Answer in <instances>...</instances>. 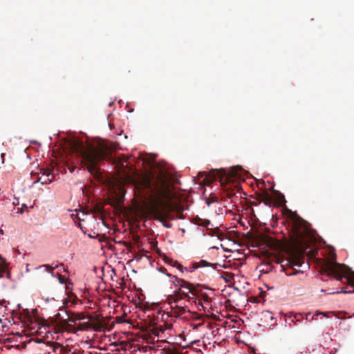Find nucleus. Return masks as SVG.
<instances>
[{
  "mask_svg": "<svg viewBox=\"0 0 354 354\" xmlns=\"http://www.w3.org/2000/svg\"><path fill=\"white\" fill-rule=\"evenodd\" d=\"M73 153L81 158L80 162L94 176L99 174L98 164L104 160L111 153V148L106 144L98 143L97 146H85L83 143L74 141L71 143Z\"/></svg>",
  "mask_w": 354,
  "mask_h": 354,
  "instance_id": "1",
  "label": "nucleus"
},
{
  "mask_svg": "<svg viewBox=\"0 0 354 354\" xmlns=\"http://www.w3.org/2000/svg\"><path fill=\"white\" fill-rule=\"evenodd\" d=\"M304 250L298 243L289 245L285 253L287 255L286 258H280L278 263L281 265V268L286 275L290 276L297 273L293 267L301 266L304 260Z\"/></svg>",
  "mask_w": 354,
  "mask_h": 354,
  "instance_id": "2",
  "label": "nucleus"
},
{
  "mask_svg": "<svg viewBox=\"0 0 354 354\" xmlns=\"http://www.w3.org/2000/svg\"><path fill=\"white\" fill-rule=\"evenodd\" d=\"M320 272L327 276L333 274L338 281H342L343 278H345L349 285L354 286V278L353 276H347L353 275L354 273L345 265L337 263L335 259L324 260L321 265Z\"/></svg>",
  "mask_w": 354,
  "mask_h": 354,
  "instance_id": "3",
  "label": "nucleus"
},
{
  "mask_svg": "<svg viewBox=\"0 0 354 354\" xmlns=\"http://www.w3.org/2000/svg\"><path fill=\"white\" fill-rule=\"evenodd\" d=\"M173 210L174 207L170 203L161 200L156 202L151 207V212L153 217L167 228L171 227V225L167 223V220L175 219Z\"/></svg>",
  "mask_w": 354,
  "mask_h": 354,
  "instance_id": "4",
  "label": "nucleus"
},
{
  "mask_svg": "<svg viewBox=\"0 0 354 354\" xmlns=\"http://www.w3.org/2000/svg\"><path fill=\"white\" fill-rule=\"evenodd\" d=\"M147 183L150 191L154 192L159 198L169 199L172 197L171 184L165 177L158 176L153 189L151 187L149 182Z\"/></svg>",
  "mask_w": 354,
  "mask_h": 354,
  "instance_id": "5",
  "label": "nucleus"
},
{
  "mask_svg": "<svg viewBox=\"0 0 354 354\" xmlns=\"http://www.w3.org/2000/svg\"><path fill=\"white\" fill-rule=\"evenodd\" d=\"M241 169L239 167H234L229 169L227 172L225 171H217L218 177H214L215 179L218 178L222 184H229L230 182L237 180L241 178Z\"/></svg>",
  "mask_w": 354,
  "mask_h": 354,
  "instance_id": "6",
  "label": "nucleus"
},
{
  "mask_svg": "<svg viewBox=\"0 0 354 354\" xmlns=\"http://www.w3.org/2000/svg\"><path fill=\"white\" fill-rule=\"evenodd\" d=\"M37 170V171H32L31 173L32 178H35V183L40 182L41 184L45 185L52 182L54 180V174L50 172L48 169L38 168Z\"/></svg>",
  "mask_w": 354,
  "mask_h": 354,
  "instance_id": "7",
  "label": "nucleus"
},
{
  "mask_svg": "<svg viewBox=\"0 0 354 354\" xmlns=\"http://www.w3.org/2000/svg\"><path fill=\"white\" fill-rule=\"evenodd\" d=\"M292 229L294 230L295 235L298 238L301 237L302 233H303L301 232V229L303 227H304L305 221L304 219H302L301 217L296 215L292 218Z\"/></svg>",
  "mask_w": 354,
  "mask_h": 354,
  "instance_id": "8",
  "label": "nucleus"
},
{
  "mask_svg": "<svg viewBox=\"0 0 354 354\" xmlns=\"http://www.w3.org/2000/svg\"><path fill=\"white\" fill-rule=\"evenodd\" d=\"M197 287H201V284L199 283H194V292L192 293V291H189V290L185 289V288H178V290L179 291V294L182 295L184 298L187 299V301H194V299H196V295L197 293Z\"/></svg>",
  "mask_w": 354,
  "mask_h": 354,
  "instance_id": "9",
  "label": "nucleus"
},
{
  "mask_svg": "<svg viewBox=\"0 0 354 354\" xmlns=\"http://www.w3.org/2000/svg\"><path fill=\"white\" fill-rule=\"evenodd\" d=\"M172 278L174 279L173 283L176 286L185 288V289L189 290V292L192 291V293L194 292V283L185 281V279H179L176 276H173Z\"/></svg>",
  "mask_w": 354,
  "mask_h": 354,
  "instance_id": "10",
  "label": "nucleus"
},
{
  "mask_svg": "<svg viewBox=\"0 0 354 354\" xmlns=\"http://www.w3.org/2000/svg\"><path fill=\"white\" fill-rule=\"evenodd\" d=\"M8 266L6 260L0 256V278L6 277L9 279L11 278Z\"/></svg>",
  "mask_w": 354,
  "mask_h": 354,
  "instance_id": "11",
  "label": "nucleus"
},
{
  "mask_svg": "<svg viewBox=\"0 0 354 354\" xmlns=\"http://www.w3.org/2000/svg\"><path fill=\"white\" fill-rule=\"evenodd\" d=\"M87 319L91 322V327L95 331H101L104 328V325L100 322L98 316L93 317L92 315L87 316Z\"/></svg>",
  "mask_w": 354,
  "mask_h": 354,
  "instance_id": "12",
  "label": "nucleus"
},
{
  "mask_svg": "<svg viewBox=\"0 0 354 354\" xmlns=\"http://www.w3.org/2000/svg\"><path fill=\"white\" fill-rule=\"evenodd\" d=\"M185 299V298L179 294V291L178 290H175L173 295H169L167 297L168 302L171 306H173V304H180L181 301Z\"/></svg>",
  "mask_w": 354,
  "mask_h": 354,
  "instance_id": "13",
  "label": "nucleus"
},
{
  "mask_svg": "<svg viewBox=\"0 0 354 354\" xmlns=\"http://www.w3.org/2000/svg\"><path fill=\"white\" fill-rule=\"evenodd\" d=\"M197 295H196V299H194V301H198L199 303L205 304L206 305H209L211 301V298L208 296V295L205 292H203L201 290H198L197 288Z\"/></svg>",
  "mask_w": 354,
  "mask_h": 354,
  "instance_id": "14",
  "label": "nucleus"
},
{
  "mask_svg": "<svg viewBox=\"0 0 354 354\" xmlns=\"http://www.w3.org/2000/svg\"><path fill=\"white\" fill-rule=\"evenodd\" d=\"M211 264L209 263H208L207 261H206L205 260H201L199 262L192 263L189 268L185 267L187 270H184V271L192 272L195 270H196L199 268L207 267V266H209Z\"/></svg>",
  "mask_w": 354,
  "mask_h": 354,
  "instance_id": "15",
  "label": "nucleus"
},
{
  "mask_svg": "<svg viewBox=\"0 0 354 354\" xmlns=\"http://www.w3.org/2000/svg\"><path fill=\"white\" fill-rule=\"evenodd\" d=\"M171 313H174L176 317H178V316L184 314L187 311H188L187 307L185 305H184V306L181 305V304H176L174 306H171Z\"/></svg>",
  "mask_w": 354,
  "mask_h": 354,
  "instance_id": "16",
  "label": "nucleus"
},
{
  "mask_svg": "<svg viewBox=\"0 0 354 354\" xmlns=\"http://www.w3.org/2000/svg\"><path fill=\"white\" fill-rule=\"evenodd\" d=\"M164 261L168 265H170L173 267H176L181 272H183L184 270H187L185 267L179 263L177 261L174 260L167 256L164 257Z\"/></svg>",
  "mask_w": 354,
  "mask_h": 354,
  "instance_id": "17",
  "label": "nucleus"
},
{
  "mask_svg": "<svg viewBox=\"0 0 354 354\" xmlns=\"http://www.w3.org/2000/svg\"><path fill=\"white\" fill-rule=\"evenodd\" d=\"M87 318L83 313H73L71 317H69V322L75 323L77 320H83Z\"/></svg>",
  "mask_w": 354,
  "mask_h": 354,
  "instance_id": "18",
  "label": "nucleus"
},
{
  "mask_svg": "<svg viewBox=\"0 0 354 354\" xmlns=\"http://www.w3.org/2000/svg\"><path fill=\"white\" fill-rule=\"evenodd\" d=\"M234 274L224 272L221 274V277L225 280L227 283H230L234 279Z\"/></svg>",
  "mask_w": 354,
  "mask_h": 354,
  "instance_id": "19",
  "label": "nucleus"
},
{
  "mask_svg": "<svg viewBox=\"0 0 354 354\" xmlns=\"http://www.w3.org/2000/svg\"><path fill=\"white\" fill-rule=\"evenodd\" d=\"M171 205L174 207L173 214H174L175 218H178L180 219L185 218L182 209H180L178 207H175L172 204H171Z\"/></svg>",
  "mask_w": 354,
  "mask_h": 354,
  "instance_id": "20",
  "label": "nucleus"
},
{
  "mask_svg": "<svg viewBox=\"0 0 354 354\" xmlns=\"http://www.w3.org/2000/svg\"><path fill=\"white\" fill-rule=\"evenodd\" d=\"M259 199L261 201L264 202L266 204L270 203L271 202V200H272L271 196H270V194L267 192H266L263 193L262 194H261L259 196Z\"/></svg>",
  "mask_w": 354,
  "mask_h": 354,
  "instance_id": "21",
  "label": "nucleus"
},
{
  "mask_svg": "<svg viewBox=\"0 0 354 354\" xmlns=\"http://www.w3.org/2000/svg\"><path fill=\"white\" fill-rule=\"evenodd\" d=\"M290 319H292V322L296 323L300 322L301 319H304V314L302 313H296L294 314L292 317V315L289 316Z\"/></svg>",
  "mask_w": 354,
  "mask_h": 354,
  "instance_id": "22",
  "label": "nucleus"
},
{
  "mask_svg": "<svg viewBox=\"0 0 354 354\" xmlns=\"http://www.w3.org/2000/svg\"><path fill=\"white\" fill-rule=\"evenodd\" d=\"M91 327V323L84 322L80 323L77 326V330H87Z\"/></svg>",
  "mask_w": 354,
  "mask_h": 354,
  "instance_id": "23",
  "label": "nucleus"
},
{
  "mask_svg": "<svg viewBox=\"0 0 354 354\" xmlns=\"http://www.w3.org/2000/svg\"><path fill=\"white\" fill-rule=\"evenodd\" d=\"M25 211H28V206L23 204L21 207H14L12 212L15 214H23Z\"/></svg>",
  "mask_w": 354,
  "mask_h": 354,
  "instance_id": "24",
  "label": "nucleus"
},
{
  "mask_svg": "<svg viewBox=\"0 0 354 354\" xmlns=\"http://www.w3.org/2000/svg\"><path fill=\"white\" fill-rule=\"evenodd\" d=\"M327 314H328L327 313L316 311L315 314L312 317V319L313 320H315L316 319L315 317L318 316V315H323L324 317H328Z\"/></svg>",
  "mask_w": 354,
  "mask_h": 354,
  "instance_id": "25",
  "label": "nucleus"
},
{
  "mask_svg": "<svg viewBox=\"0 0 354 354\" xmlns=\"http://www.w3.org/2000/svg\"><path fill=\"white\" fill-rule=\"evenodd\" d=\"M71 217H72L73 218H77V219H78V220H80V221H83V220H84V218H81V217L79 216V214H78L77 212H76V213H73V214H71Z\"/></svg>",
  "mask_w": 354,
  "mask_h": 354,
  "instance_id": "26",
  "label": "nucleus"
},
{
  "mask_svg": "<svg viewBox=\"0 0 354 354\" xmlns=\"http://www.w3.org/2000/svg\"><path fill=\"white\" fill-rule=\"evenodd\" d=\"M166 354H180L176 350L169 349L166 351Z\"/></svg>",
  "mask_w": 354,
  "mask_h": 354,
  "instance_id": "27",
  "label": "nucleus"
},
{
  "mask_svg": "<svg viewBox=\"0 0 354 354\" xmlns=\"http://www.w3.org/2000/svg\"><path fill=\"white\" fill-rule=\"evenodd\" d=\"M43 266L46 267V271L48 272L49 273H53V268L50 267V266L48 265H44Z\"/></svg>",
  "mask_w": 354,
  "mask_h": 354,
  "instance_id": "28",
  "label": "nucleus"
},
{
  "mask_svg": "<svg viewBox=\"0 0 354 354\" xmlns=\"http://www.w3.org/2000/svg\"><path fill=\"white\" fill-rule=\"evenodd\" d=\"M200 225H203V226H205L207 227H208V225H210V222L208 220H205L202 223H201Z\"/></svg>",
  "mask_w": 354,
  "mask_h": 354,
  "instance_id": "29",
  "label": "nucleus"
},
{
  "mask_svg": "<svg viewBox=\"0 0 354 354\" xmlns=\"http://www.w3.org/2000/svg\"><path fill=\"white\" fill-rule=\"evenodd\" d=\"M337 292L339 293V291H337ZM340 292L351 293V292H354V290H350V291H346L344 288H342V290L340 291Z\"/></svg>",
  "mask_w": 354,
  "mask_h": 354,
  "instance_id": "30",
  "label": "nucleus"
},
{
  "mask_svg": "<svg viewBox=\"0 0 354 354\" xmlns=\"http://www.w3.org/2000/svg\"><path fill=\"white\" fill-rule=\"evenodd\" d=\"M310 315V313H306L305 315H304V319H305L306 320H308V322H310V320L308 319V317Z\"/></svg>",
  "mask_w": 354,
  "mask_h": 354,
  "instance_id": "31",
  "label": "nucleus"
},
{
  "mask_svg": "<svg viewBox=\"0 0 354 354\" xmlns=\"http://www.w3.org/2000/svg\"><path fill=\"white\" fill-rule=\"evenodd\" d=\"M68 168L71 172H73L75 171V167L73 165H68Z\"/></svg>",
  "mask_w": 354,
  "mask_h": 354,
  "instance_id": "32",
  "label": "nucleus"
},
{
  "mask_svg": "<svg viewBox=\"0 0 354 354\" xmlns=\"http://www.w3.org/2000/svg\"><path fill=\"white\" fill-rule=\"evenodd\" d=\"M234 195V193L232 192H228L227 193V196L229 198H231Z\"/></svg>",
  "mask_w": 354,
  "mask_h": 354,
  "instance_id": "33",
  "label": "nucleus"
},
{
  "mask_svg": "<svg viewBox=\"0 0 354 354\" xmlns=\"http://www.w3.org/2000/svg\"><path fill=\"white\" fill-rule=\"evenodd\" d=\"M160 332L164 333V330L160 329L159 332L154 331V334L159 337L160 336Z\"/></svg>",
  "mask_w": 354,
  "mask_h": 354,
  "instance_id": "34",
  "label": "nucleus"
},
{
  "mask_svg": "<svg viewBox=\"0 0 354 354\" xmlns=\"http://www.w3.org/2000/svg\"><path fill=\"white\" fill-rule=\"evenodd\" d=\"M165 270H166V269H165V268H160V271L161 272H163V273L165 272Z\"/></svg>",
  "mask_w": 354,
  "mask_h": 354,
  "instance_id": "35",
  "label": "nucleus"
},
{
  "mask_svg": "<svg viewBox=\"0 0 354 354\" xmlns=\"http://www.w3.org/2000/svg\"><path fill=\"white\" fill-rule=\"evenodd\" d=\"M1 157L3 159V162L4 161L5 153H2L1 155Z\"/></svg>",
  "mask_w": 354,
  "mask_h": 354,
  "instance_id": "36",
  "label": "nucleus"
},
{
  "mask_svg": "<svg viewBox=\"0 0 354 354\" xmlns=\"http://www.w3.org/2000/svg\"><path fill=\"white\" fill-rule=\"evenodd\" d=\"M124 245L125 246H127H127H129V243H127V242H124Z\"/></svg>",
  "mask_w": 354,
  "mask_h": 354,
  "instance_id": "37",
  "label": "nucleus"
},
{
  "mask_svg": "<svg viewBox=\"0 0 354 354\" xmlns=\"http://www.w3.org/2000/svg\"><path fill=\"white\" fill-rule=\"evenodd\" d=\"M56 345H57L58 346H61L60 344H59V343H56Z\"/></svg>",
  "mask_w": 354,
  "mask_h": 354,
  "instance_id": "38",
  "label": "nucleus"
}]
</instances>
